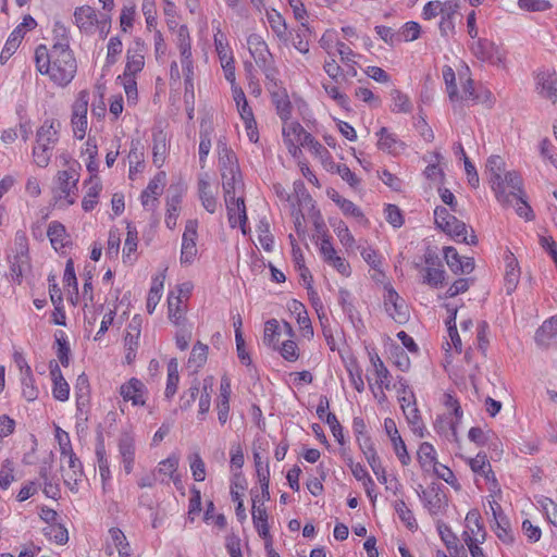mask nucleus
<instances>
[{"instance_id": "obj_1", "label": "nucleus", "mask_w": 557, "mask_h": 557, "mask_svg": "<svg viewBox=\"0 0 557 557\" xmlns=\"http://www.w3.org/2000/svg\"><path fill=\"white\" fill-rule=\"evenodd\" d=\"M77 70L76 60L70 49L66 38L57 41L52 46V65L49 72L51 81L60 86H66L72 82Z\"/></svg>"}, {"instance_id": "obj_2", "label": "nucleus", "mask_w": 557, "mask_h": 557, "mask_svg": "<svg viewBox=\"0 0 557 557\" xmlns=\"http://www.w3.org/2000/svg\"><path fill=\"white\" fill-rule=\"evenodd\" d=\"M75 165L72 163L69 169L57 173L52 194L54 203L60 208L74 205L78 196L79 174Z\"/></svg>"}, {"instance_id": "obj_3", "label": "nucleus", "mask_w": 557, "mask_h": 557, "mask_svg": "<svg viewBox=\"0 0 557 557\" xmlns=\"http://www.w3.org/2000/svg\"><path fill=\"white\" fill-rule=\"evenodd\" d=\"M248 50L253 58L256 64L262 70L265 77L274 81L276 76V69L272 53L264 39L258 34H251L247 38Z\"/></svg>"}, {"instance_id": "obj_4", "label": "nucleus", "mask_w": 557, "mask_h": 557, "mask_svg": "<svg viewBox=\"0 0 557 557\" xmlns=\"http://www.w3.org/2000/svg\"><path fill=\"white\" fill-rule=\"evenodd\" d=\"M523 182L517 172H512L507 176V194H509V201L502 203L503 206L512 205L516 207V212L519 216L524 218L527 221L534 219V212L525 199V194L522 188Z\"/></svg>"}, {"instance_id": "obj_5", "label": "nucleus", "mask_w": 557, "mask_h": 557, "mask_svg": "<svg viewBox=\"0 0 557 557\" xmlns=\"http://www.w3.org/2000/svg\"><path fill=\"white\" fill-rule=\"evenodd\" d=\"M486 171L490 173V184L495 193L496 199L500 203H507L509 201V194H507V176L513 171L507 172L503 177L505 161L500 156H491L487 159Z\"/></svg>"}, {"instance_id": "obj_6", "label": "nucleus", "mask_w": 557, "mask_h": 557, "mask_svg": "<svg viewBox=\"0 0 557 557\" xmlns=\"http://www.w3.org/2000/svg\"><path fill=\"white\" fill-rule=\"evenodd\" d=\"M89 102V92L82 90L78 92L77 98L72 107L71 124L73 127L74 136L82 140L87 131V111Z\"/></svg>"}, {"instance_id": "obj_7", "label": "nucleus", "mask_w": 557, "mask_h": 557, "mask_svg": "<svg viewBox=\"0 0 557 557\" xmlns=\"http://www.w3.org/2000/svg\"><path fill=\"white\" fill-rule=\"evenodd\" d=\"M472 53L481 61L488 62L494 65L504 63L505 53L500 47L487 39H478L471 44Z\"/></svg>"}, {"instance_id": "obj_8", "label": "nucleus", "mask_w": 557, "mask_h": 557, "mask_svg": "<svg viewBox=\"0 0 557 557\" xmlns=\"http://www.w3.org/2000/svg\"><path fill=\"white\" fill-rule=\"evenodd\" d=\"M145 42L141 38H135L126 52L125 77H136L145 66Z\"/></svg>"}, {"instance_id": "obj_9", "label": "nucleus", "mask_w": 557, "mask_h": 557, "mask_svg": "<svg viewBox=\"0 0 557 557\" xmlns=\"http://www.w3.org/2000/svg\"><path fill=\"white\" fill-rule=\"evenodd\" d=\"M197 220H188L182 238L181 263L191 264L197 256Z\"/></svg>"}, {"instance_id": "obj_10", "label": "nucleus", "mask_w": 557, "mask_h": 557, "mask_svg": "<svg viewBox=\"0 0 557 557\" xmlns=\"http://www.w3.org/2000/svg\"><path fill=\"white\" fill-rule=\"evenodd\" d=\"M307 132L300 123L284 121L282 127L283 140L293 157L296 158L301 152L300 146Z\"/></svg>"}, {"instance_id": "obj_11", "label": "nucleus", "mask_w": 557, "mask_h": 557, "mask_svg": "<svg viewBox=\"0 0 557 557\" xmlns=\"http://www.w3.org/2000/svg\"><path fill=\"white\" fill-rule=\"evenodd\" d=\"M320 253L329 265L333 267L339 274L343 276H349L350 265L349 263L342 257H339L333 247L330 237L323 236L320 246H319Z\"/></svg>"}, {"instance_id": "obj_12", "label": "nucleus", "mask_w": 557, "mask_h": 557, "mask_svg": "<svg viewBox=\"0 0 557 557\" xmlns=\"http://www.w3.org/2000/svg\"><path fill=\"white\" fill-rule=\"evenodd\" d=\"M61 122L55 119H47L36 132V144L53 149L60 138Z\"/></svg>"}, {"instance_id": "obj_13", "label": "nucleus", "mask_w": 557, "mask_h": 557, "mask_svg": "<svg viewBox=\"0 0 557 557\" xmlns=\"http://www.w3.org/2000/svg\"><path fill=\"white\" fill-rule=\"evenodd\" d=\"M165 185V173H158L149 183L148 186L143 190L140 200L141 205L147 210H154L158 202L159 196L162 195Z\"/></svg>"}, {"instance_id": "obj_14", "label": "nucleus", "mask_w": 557, "mask_h": 557, "mask_svg": "<svg viewBox=\"0 0 557 557\" xmlns=\"http://www.w3.org/2000/svg\"><path fill=\"white\" fill-rule=\"evenodd\" d=\"M384 306L389 317L398 323L407 322L409 311L405 301L400 298L397 292L388 288L384 296Z\"/></svg>"}, {"instance_id": "obj_15", "label": "nucleus", "mask_w": 557, "mask_h": 557, "mask_svg": "<svg viewBox=\"0 0 557 557\" xmlns=\"http://www.w3.org/2000/svg\"><path fill=\"white\" fill-rule=\"evenodd\" d=\"M384 429L393 444L394 451H395L396 456L398 457L400 463L403 466H408L411 461V458L407 451L405 442L403 441L401 436L399 435V432L397 430L395 421L391 418H386L384 420Z\"/></svg>"}, {"instance_id": "obj_16", "label": "nucleus", "mask_w": 557, "mask_h": 557, "mask_svg": "<svg viewBox=\"0 0 557 557\" xmlns=\"http://www.w3.org/2000/svg\"><path fill=\"white\" fill-rule=\"evenodd\" d=\"M225 203L231 227L240 226L243 233L246 234L245 225L247 222V214L244 199L242 197H230L228 199H225Z\"/></svg>"}, {"instance_id": "obj_17", "label": "nucleus", "mask_w": 557, "mask_h": 557, "mask_svg": "<svg viewBox=\"0 0 557 557\" xmlns=\"http://www.w3.org/2000/svg\"><path fill=\"white\" fill-rule=\"evenodd\" d=\"M178 462L180 459L174 454L159 462L158 467L153 470L157 473L158 481L169 484V480H172L175 485L181 483V476L177 473Z\"/></svg>"}, {"instance_id": "obj_18", "label": "nucleus", "mask_w": 557, "mask_h": 557, "mask_svg": "<svg viewBox=\"0 0 557 557\" xmlns=\"http://www.w3.org/2000/svg\"><path fill=\"white\" fill-rule=\"evenodd\" d=\"M99 15L96 10L89 5H83L75 9L74 21L81 32L91 35L96 30V24Z\"/></svg>"}, {"instance_id": "obj_19", "label": "nucleus", "mask_w": 557, "mask_h": 557, "mask_svg": "<svg viewBox=\"0 0 557 557\" xmlns=\"http://www.w3.org/2000/svg\"><path fill=\"white\" fill-rule=\"evenodd\" d=\"M444 257L447 265L455 274H469L474 269L473 259L468 257H460L454 247H445Z\"/></svg>"}, {"instance_id": "obj_20", "label": "nucleus", "mask_w": 557, "mask_h": 557, "mask_svg": "<svg viewBox=\"0 0 557 557\" xmlns=\"http://www.w3.org/2000/svg\"><path fill=\"white\" fill-rule=\"evenodd\" d=\"M146 387L145 384L135 377L123 384L120 388V394L125 401L131 400L134 406H144Z\"/></svg>"}, {"instance_id": "obj_21", "label": "nucleus", "mask_w": 557, "mask_h": 557, "mask_svg": "<svg viewBox=\"0 0 557 557\" xmlns=\"http://www.w3.org/2000/svg\"><path fill=\"white\" fill-rule=\"evenodd\" d=\"M469 466L474 473L484 476V479L491 483V491L499 490L495 473L492 470L485 454L479 453L474 458H471L469 460Z\"/></svg>"}, {"instance_id": "obj_22", "label": "nucleus", "mask_w": 557, "mask_h": 557, "mask_svg": "<svg viewBox=\"0 0 557 557\" xmlns=\"http://www.w3.org/2000/svg\"><path fill=\"white\" fill-rule=\"evenodd\" d=\"M67 463V468H63V481L64 484L72 491H78V483L83 478V466L81 460L74 456H70V458L65 459Z\"/></svg>"}, {"instance_id": "obj_23", "label": "nucleus", "mask_w": 557, "mask_h": 557, "mask_svg": "<svg viewBox=\"0 0 557 557\" xmlns=\"http://www.w3.org/2000/svg\"><path fill=\"white\" fill-rule=\"evenodd\" d=\"M360 447L366 456V459L371 467L373 473L376 475L377 480L386 484L387 483V476L384 467L381 463V459L377 456L373 444L370 440V437H366L363 441V444H360Z\"/></svg>"}, {"instance_id": "obj_24", "label": "nucleus", "mask_w": 557, "mask_h": 557, "mask_svg": "<svg viewBox=\"0 0 557 557\" xmlns=\"http://www.w3.org/2000/svg\"><path fill=\"white\" fill-rule=\"evenodd\" d=\"M231 393V381L223 376L220 384V395L216 399L218 420L222 425L228 420Z\"/></svg>"}, {"instance_id": "obj_25", "label": "nucleus", "mask_w": 557, "mask_h": 557, "mask_svg": "<svg viewBox=\"0 0 557 557\" xmlns=\"http://www.w3.org/2000/svg\"><path fill=\"white\" fill-rule=\"evenodd\" d=\"M117 446L124 470L129 474L133 471L135 462V442L133 436L127 433L122 434L119 438Z\"/></svg>"}, {"instance_id": "obj_26", "label": "nucleus", "mask_w": 557, "mask_h": 557, "mask_svg": "<svg viewBox=\"0 0 557 557\" xmlns=\"http://www.w3.org/2000/svg\"><path fill=\"white\" fill-rule=\"evenodd\" d=\"M198 195L202 207L209 212L214 213L218 208V201L209 183V175L202 173L198 178Z\"/></svg>"}, {"instance_id": "obj_27", "label": "nucleus", "mask_w": 557, "mask_h": 557, "mask_svg": "<svg viewBox=\"0 0 557 557\" xmlns=\"http://www.w3.org/2000/svg\"><path fill=\"white\" fill-rule=\"evenodd\" d=\"M441 230L457 242H462L468 245L476 244V236L474 235L473 230H471V234L468 236L467 225L456 216L450 219L449 226H444Z\"/></svg>"}, {"instance_id": "obj_28", "label": "nucleus", "mask_w": 557, "mask_h": 557, "mask_svg": "<svg viewBox=\"0 0 557 557\" xmlns=\"http://www.w3.org/2000/svg\"><path fill=\"white\" fill-rule=\"evenodd\" d=\"M376 136L379 137L377 148L384 152L396 154L405 148V144L398 139L396 134L389 132L386 127H381Z\"/></svg>"}, {"instance_id": "obj_29", "label": "nucleus", "mask_w": 557, "mask_h": 557, "mask_svg": "<svg viewBox=\"0 0 557 557\" xmlns=\"http://www.w3.org/2000/svg\"><path fill=\"white\" fill-rule=\"evenodd\" d=\"M50 374L53 381L52 394L53 397L60 401H65L69 399L70 395V386L67 382L64 380L60 367L55 362H50Z\"/></svg>"}, {"instance_id": "obj_30", "label": "nucleus", "mask_w": 557, "mask_h": 557, "mask_svg": "<svg viewBox=\"0 0 557 557\" xmlns=\"http://www.w3.org/2000/svg\"><path fill=\"white\" fill-rule=\"evenodd\" d=\"M424 507L429 510L432 516L438 515L442 508L444 495L440 488L435 485L429 486L426 490H422L419 493Z\"/></svg>"}, {"instance_id": "obj_31", "label": "nucleus", "mask_w": 557, "mask_h": 557, "mask_svg": "<svg viewBox=\"0 0 557 557\" xmlns=\"http://www.w3.org/2000/svg\"><path fill=\"white\" fill-rule=\"evenodd\" d=\"M182 195L177 188H170L166 198V216L165 224L170 230L176 226V220L180 213Z\"/></svg>"}, {"instance_id": "obj_32", "label": "nucleus", "mask_w": 557, "mask_h": 557, "mask_svg": "<svg viewBox=\"0 0 557 557\" xmlns=\"http://www.w3.org/2000/svg\"><path fill=\"white\" fill-rule=\"evenodd\" d=\"M403 411L411 431L419 437L424 436V424L421 419L416 401L408 400L407 405L403 404Z\"/></svg>"}, {"instance_id": "obj_33", "label": "nucleus", "mask_w": 557, "mask_h": 557, "mask_svg": "<svg viewBox=\"0 0 557 557\" xmlns=\"http://www.w3.org/2000/svg\"><path fill=\"white\" fill-rule=\"evenodd\" d=\"M555 72H542L537 76V85L541 87V94L553 103L557 102V86Z\"/></svg>"}, {"instance_id": "obj_34", "label": "nucleus", "mask_w": 557, "mask_h": 557, "mask_svg": "<svg viewBox=\"0 0 557 557\" xmlns=\"http://www.w3.org/2000/svg\"><path fill=\"white\" fill-rule=\"evenodd\" d=\"M213 134V126L211 123L201 122L199 131V162L200 166L205 168L207 157L211 149V137Z\"/></svg>"}, {"instance_id": "obj_35", "label": "nucleus", "mask_w": 557, "mask_h": 557, "mask_svg": "<svg viewBox=\"0 0 557 557\" xmlns=\"http://www.w3.org/2000/svg\"><path fill=\"white\" fill-rule=\"evenodd\" d=\"M101 190L102 184L100 178L97 175L90 176L86 195L82 201V207L86 212L91 211L96 207Z\"/></svg>"}, {"instance_id": "obj_36", "label": "nucleus", "mask_w": 557, "mask_h": 557, "mask_svg": "<svg viewBox=\"0 0 557 557\" xmlns=\"http://www.w3.org/2000/svg\"><path fill=\"white\" fill-rule=\"evenodd\" d=\"M47 236L49 237L52 247L57 251L64 248L67 244L69 235L66 233L65 226L58 221H52L49 224Z\"/></svg>"}, {"instance_id": "obj_37", "label": "nucleus", "mask_w": 557, "mask_h": 557, "mask_svg": "<svg viewBox=\"0 0 557 557\" xmlns=\"http://www.w3.org/2000/svg\"><path fill=\"white\" fill-rule=\"evenodd\" d=\"M227 170L221 172L225 199L235 197L236 186L240 184L239 168H228Z\"/></svg>"}, {"instance_id": "obj_38", "label": "nucleus", "mask_w": 557, "mask_h": 557, "mask_svg": "<svg viewBox=\"0 0 557 557\" xmlns=\"http://www.w3.org/2000/svg\"><path fill=\"white\" fill-rule=\"evenodd\" d=\"M25 32L22 30L21 26H17L9 36L0 54V62L4 64L12 54L16 51L22 42Z\"/></svg>"}, {"instance_id": "obj_39", "label": "nucleus", "mask_w": 557, "mask_h": 557, "mask_svg": "<svg viewBox=\"0 0 557 557\" xmlns=\"http://www.w3.org/2000/svg\"><path fill=\"white\" fill-rule=\"evenodd\" d=\"M168 151L166 136L163 132L153 134L152 161L157 168H161L164 163Z\"/></svg>"}, {"instance_id": "obj_40", "label": "nucleus", "mask_w": 557, "mask_h": 557, "mask_svg": "<svg viewBox=\"0 0 557 557\" xmlns=\"http://www.w3.org/2000/svg\"><path fill=\"white\" fill-rule=\"evenodd\" d=\"M520 270L517 260L512 255L507 257L506 272H505V287L507 294H511L519 282Z\"/></svg>"}, {"instance_id": "obj_41", "label": "nucleus", "mask_w": 557, "mask_h": 557, "mask_svg": "<svg viewBox=\"0 0 557 557\" xmlns=\"http://www.w3.org/2000/svg\"><path fill=\"white\" fill-rule=\"evenodd\" d=\"M169 319L176 325L184 321L185 306L181 295L171 293L168 297Z\"/></svg>"}, {"instance_id": "obj_42", "label": "nucleus", "mask_w": 557, "mask_h": 557, "mask_svg": "<svg viewBox=\"0 0 557 557\" xmlns=\"http://www.w3.org/2000/svg\"><path fill=\"white\" fill-rule=\"evenodd\" d=\"M164 284V275H157L152 280L151 287L148 293L146 308L148 313H152L159 304L161 296H162V289Z\"/></svg>"}, {"instance_id": "obj_43", "label": "nucleus", "mask_w": 557, "mask_h": 557, "mask_svg": "<svg viewBox=\"0 0 557 557\" xmlns=\"http://www.w3.org/2000/svg\"><path fill=\"white\" fill-rule=\"evenodd\" d=\"M554 337H557V317L546 320L535 333V341L541 346L548 345Z\"/></svg>"}, {"instance_id": "obj_44", "label": "nucleus", "mask_w": 557, "mask_h": 557, "mask_svg": "<svg viewBox=\"0 0 557 557\" xmlns=\"http://www.w3.org/2000/svg\"><path fill=\"white\" fill-rule=\"evenodd\" d=\"M272 101L275 106L276 112L281 120L283 122L289 121L292 116L293 107L285 90L274 92L272 95Z\"/></svg>"}, {"instance_id": "obj_45", "label": "nucleus", "mask_w": 557, "mask_h": 557, "mask_svg": "<svg viewBox=\"0 0 557 557\" xmlns=\"http://www.w3.org/2000/svg\"><path fill=\"white\" fill-rule=\"evenodd\" d=\"M176 45L180 50L181 60L191 59V39L186 25L178 27L176 32Z\"/></svg>"}, {"instance_id": "obj_46", "label": "nucleus", "mask_w": 557, "mask_h": 557, "mask_svg": "<svg viewBox=\"0 0 557 557\" xmlns=\"http://www.w3.org/2000/svg\"><path fill=\"white\" fill-rule=\"evenodd\" d=\"M371 363L375 373V382L380 387H384L386 389L391 386V373L387 368L384 366L383 361L380 359L377 355H372L370 357Z\"/></svg>"}, {"instance_id": "obj_47", "label": "nucleus", "mask_w": 557, "mask_h": 557, "mask_svg": "<svg viewBox=\"0 0 557 557\" xmlns=\"http://www.w3.org/2000/svg\"><path fill=\"white\" fill-rule=\"evenodd\" d=\"M267 17L271 29L274 32L277 38L280 40L287 41V26L283 16L277 11L272 10L271 12H267Z\"/></svg>"}, {"instance_id": "obj_48", "label": "nucleus", "mask_w": 557, "mask_h": 557, "mask_svg": "<svg viewBox=\"0 0 557 557\" xmlns=\"http://www.w3.org/2000/svg\"><path fill=\"white\" fill-rule=\"evenodd\" d=\"M35 63L38 72L48 74L52 65V49L48 50L45 45H40L35 50Z\"/></svg>"}, {"instance_id": "obj_49", "label": "nucleus", "mask_w": 557, "mask_h": 557, "mask_svg": "<svg viewBox=\"0 0 557 557\" xmlns=\"http://www.w3.org/2000/svg\"><path fill=\"white\" fill-rule=\"evenodd\" d=\"M392 107L391 110L395 113H409L412 110V103L407 95L401 92L399 89H393L391 91Z\"/></svg>"}, {"instance_id": "obj_50", "label": "nucleus", "mask_w": 557, "mask_h": 557, "mask_svg": "<svg viewBox=\"0 0 557 557\" xmlns=\"http://www.w3.org/2000/svg\"><path fill=\"white\" fill-rule=\"evenodd\" d=\"M280 335V324L277 320H268L264 324V344L273 348H278Z\"/></svg>"}, {"instance_id": "obj_51", "label": "nucleus", "mask_w": 557, "mask_h": 557, "mask_svg": "<svg viewBox=\"0 0 557 557\" xmlns=\"http://www.w3.org/2000/svg\"><path fill=\"white\" fill-rule=\"evenodd\" d=\"M418 460L422 468L433 467L436 461V451L430 443H422L418 449Z\"/></svg>"}, {"instance_id": "obj_52", "label": "nucleus", "mask_w": 557, "mask_h": 557, "mask_svg": "<svg viewBox=\"0 0 557 557\" xmlns=\"http://www.w3.org/2000/svg\"><path fill=\"white\" fill-rule=\"evenodd\" d=\"M54 337H55V344L58 346V349H57L58 359L63 367H67L70 363L71 349H70V345L66 341L65 333L63 331H58L54 334Z\"/></svg>"}, {"instance_id": "obj_53", "label": "nucleus", "mask_w": 557, "mask_h": 557, "mask_svg": "<svg viewBox=\"0 0 557 557\" xmlns=\"http://www.w3.org/2000/svg\"><path fill=\"white\" fill-rule=\"evenodd\" d=\"M22 394L27 401L37 399L39 391L34 384L30 367H26L25 375L22 376Z\"/></svg>"}, {"instance_id": "obj_54", "label": "nucleus", "mask_w": 557, "mask_h": 557, "mask_svg": "<svg viewBox=\"0 0 557 557\" xmlns=\"http://www.w3.org/2000/svg\"><path fill=\"white\" fill-rule=\"evenodd\" d=\"M44 534L57 544H65L69 541L67 530L61 523H52L44 528Z\"/></svg>"}, {"instance_id": "obj_55", "label": "nucleus", "mask_w": 557, "mask_h": 557, "mask_svg": "<svg viewBox=\"0 0 557 557\" xmlns=\"http://www.w3.org/2000/svg\"><path fill=\"white\" fill-rule=\"evenodd\" d=\"M493 530L496 536L505 544L513 543V535L510 528L509 520L506 518H497L495 520V524L493 525Z\"/></svg>"}, {"instance_id": "obj_56", "label": "nucleus", "mask_w": 557, "mask_h": 557, "mask_svg": "<svg viewBox=\"0 0 557 557\" xmlns=\"http://www.w3.org/2000/svg\"><path fill=\"white\" fill-rule=\"evenodd\" d=\"M395 510L401 522H404L409 530H416L418 528V523L412 511L407 507L404 500L395 503Z\"/></svg>"}, {"instance_id": "obj_57", "label": "nucleus", "mask_w": 557, "mask_h": 557, "mask_svg": "<svg viewBox=\"0 0 557 557\" xmlns=\"http://www.w3.org/2000/svg\"><path fill=\"white\" fill-rule=\"evenodd\" d=\"M55 438L59 443L60 447V456L61 461H64L65 459L70 458V456H74L75 453L73 451L71 440L69 436V433L61 430L59 426L55 430Z\"/></svg>"}, {"instance_id": "obj_58", "label": "nucleus", "mask_w": 557, "mask_h": 557, "mask_svg": "<svg viewBox=\"0 0 557 557\" xmlns=\"http://www.w3.org/2000/svg\"><path fill=\"white\" fill-rule=\"evenodd\" d=\"M214 46L221 63L230 62L233 59L228 45L225 42V35L221 32L220 26L216 27L214 34Z\"/></svg>"}, {"instance_id": "obj_59", "label": "nucleus", "mask_w": 557, "mask_h": 557, "mask_svg": "<svg viewBox=\"0 0 557 557\" xmlns=\"http://www.w3.org/2000/svg\"><path fill=\"white\" fill-rule=\"evenodd\" d=\"M52 150L53 149H50L48 147H42V146L36 144L33 147V151H32L34 163L41 169H46L50 163V160L52 157Z\"/></svg>"}, {"instance_id": "obj_60", "label": "nucleus", "mask_w": 557, "mask_h": 557, "mask_svg": "<svg viewBox=\"0 0 557 557\" xmlns=\"http://www.w3.org/2000/svg\"><path fill=\"white\" fill-rule=\"evenodd\" d=\"M200 383L198 380H194L191 385L187 391H185L180 398V408L181 410H188L193 404L195 403L198 394H199V387Z\"/></svg>"}, {"instance_id": "obj_61", "label": "nucleus", "mask_w": 557, "mask_h": 557, "mask_svg": "<svg viewBox=\"0 0 557 557\" xmlns=\"http://www.w3.org/2000/svg\"><path fill=\"white\" fill-rule=\"evenodd\" d=\"M207 356L208 346L200 342H197L193 347L191 354L188 359V363L190 366H194L196 369L200 368L207 361Z\"/></svg>"}, {"instance_id": "obj_62", "label": "nucleus", "mask_w": 557, "mask_h": 557, "mask_svg": "<svg viewBox=\"0 0 557 557\" xmlns=\"http://www.w3.org/2000/svg\"><path fill=\"white\" fill-rule=\"evenodd\" d=\"M443 78L446 85V90L448 92L449 99L451 101L458 100V90L456 85V74L450 66L443 67Z\"/></svg>"}, {"instance_id": "obj_63", "label": "nucleus", "mask_w": 557, "mask_h": 557, "mask_svg": "<svg viewBox=\"0 0 557 557\" xmlns=\"http://www.w3.org/2000/svg\"><path fill=\"white\" fill-rule=\"evenodd\" d=\"M466 522H467V528L470 530L472 536L476 535L479 532H482V535H481L482 541L485 540L484 525L481 521L479 511H476V510L469 511L466 517Z\"/></svg>"}, {"instance_id": "obj_64", "label": "nucleus", "mask_w": 557, "mask_h": 557, "mask_svg": "<svg viewBox=\"0 0 557 557\" xmlns=\"http://www.w3.org/2000/svg\"><path fill=\"white\" fill-rule=\"evenodd\" d=\"M424 271L425 275L423 278V283L430 286L437 287L445 280V271L443 269H438L435 267H426Z\"/></svg>"}]
</instances>
